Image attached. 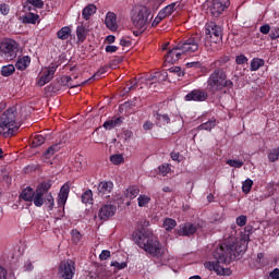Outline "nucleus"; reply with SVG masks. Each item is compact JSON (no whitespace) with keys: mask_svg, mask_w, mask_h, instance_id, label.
<instances>
[{"mask_svg":"<svg viewBox=\"0 0 279 279\" xmlns=\"http://www.w3.org/2000/svg\"><path fill=\"white\" fill-rule=\"evenodd\" d=\"M247 251V241L240 240L239 242H222L214 251L213 262L204 264L205 269L215 271L217 276H226V268L221 265H230L232 260H236L238 256L245 254Z\"/></svg>","mask_w":279,"mask_h":279,"instance_id":"nucleus-1","label":"nucleus"},{"mask_svg":"<svg viewBox=\"0 0 279 279\" xmlns=\"http://www.w3.org/2000/svg\"><path fill=\"white\" fill-rule=\"evenodd\" d=\"M133 241L141 250H144L146 254L153 256V258H162V256H165V246H162L158 238L145 227H140L133 232Z\"/></svg>","mask_w":279,"mask_h":279,"instance_id":"nucleus-2","label":"nucleus"},{"mask_svg":"<svg viewBox=\"0 0 279 279\" xmlns=\"http://www.w3.org/2000/svg\"><path fill=\"white\" fill-rule=\"evenodd\" d=\"M222 64L223 60L221 59L210 64V66H214V70L207 78L206 87L207 93H210V95L221 93L223 88H228V90L234 88V83L228 78V70L223 68Z\"/></svg>","mask_w":279,"mask_h":279,"instance_id":"nucleus-3","label":"nucleus"},{"mask_svg":"<svg viewBox=\"0 0 279 279\" xmlns=\"http://www.w3.org/2000/svg\"><path fill=\"white\" fill-rule=\"evenodd\" d=\"M21 128L16 107L7 109L0 117V134L7 138L14 136Z\"/></svg>","mask_w":279,"mask_h":279,"instance_id":"nucleus-4","label":"nucleus"},{"mask_svg":"<svg viewBox=\"0 0 279 279\" xmlns=\"http://www.w3.org/2000/svg\"><path fill=\"white\" fill-rule=\"evenodd\" d=\"M205 38L210 43H221L223 40V27L215 22H208L205 25Z\"/></svg>","mask_w":279,"mask_h":279,"instance_id":"nucleus-5","label":"nucleus"},{"mask_svg":"<svg viewBox=\"0 0 279 279\" xmlns=\"http://www.w3.org/2000/svg\"><path fill=\"white\" fill-rule=\"evenodd\" d=\"M202 43V35L194 34L179 43V49L182 53H195L199 49Z\"/></svg>","mask_w":279,"mask_h":279,"instance_id":"nucleus-6","label":"nucleus"},{"mask_svg":"<svg viewBox=\"0 0 279 279\" xmlns=\"http://www.w3.org/2000/svg\"><path fill=\"white\" fill-rule=\"evenodd\" d=\"M0 51L5 60L12 61L19 53V43L14 39H5L0 44Z\"/></svg>","mask_w":279,"mask_h":279,"instance_id":"nucleus-7","label":"nucleus"},{"mask_svg":"<svg viewBox=\"0 0 279 279\" xmlns=\"http://www.w3.org/2000/svg\"><path fill=\"white\" fill-rule=\"evenodd\" d=\"M149 16H151V10L143 7L132 16V23L136 29H147V23H149Z\"/></svg>","mask_w":279,"mask_h":279,"instance_id":"nucleus-8","label":"nucleus"},{"mask_svg":"<svg viewBox=\"0 0 279 279\" xmlns=\"http://www.w3.org/2000/svg\"><path fill=\"white\" fill-rule=\"evenodd\" d=\"M204 228H206V221L204 220H198L194 223L185 222L180 225L178 233L180 236H193L197 230L202 232Z\"/></svg>","mask_w":279,"mask_h":279,"instance_id":"nucleus-9","label":"nucleus"},{"mask_svg":"<svg viewBox=\"0 0 279 279\" xmlns=\"http://www.w3.org/2000/svg\"><path fill=\"white\" fill-rule=\"evenodd\" d=\"M230 8V0H209L208 12L214 19H219Z\"/></svg>","mask_w":279,"mask_h":279,"instance_id":"nucleus-10","label":"nucleus"},{"mask_svg":"<svg viewBox=\"0 0 279 279\" xmlns=\"http://www.w3.org/2000/svg\"><path fill=\"white\" fill-rule=\"evenodd\" d=\"M51 189V181H44L39 183L35 190V195L33 196L34 205L40 208L45 204V195L49 193Z\"/></svg>","mask_w":279,"mask_h":279,"instance_id":"nucleus-11","label":"nucleus"},{"mask_svg":"<svg viewBox=\"0 0 279 279\" xmlns=\"http://www.w3.org/2000/svg\"><path fill=\"white\" fill-rule=\"evenodd\" d=\"M59 276L63 279H73L75 276V262L68 259L59 266Z\"/></svg>","mask_w":279,"mask_h":279,"instance_id":"nucleus-12","label":"nucleus"},{"mask_svg":"<svg viewBox=\"0 0 279 279\" xmlns=\"http://www.w3.org/2000/svg\"><path fill=\"white\" fill-rule=\"evenodd\" d=\"M70 80H71V76L64 75L60 80L52 82L50 84L51 93H60V90H62V88H64V86H66L68 88H77V86H80V84L69 83Z\"/></svg>","mask_w":279,"mask_h":279,"instance_id":"nucleus-13","label":"nucleus"},{"mask_svg":"<svg viewBox=\"0 0 279 279\" xmlns=\"http://www.w3.org/2000/svg\"><path fill=\"white\" fill-rule=\"evenodd\" d=\"M117 214V206L111 203H107L102 205L99 209L98 217L101 221H108L110 217H114Z\"/></svg>","mask_w":279,"mask_h":279,"instance_id":"nucleus-14","label":"nucleus"},{"mask_svg":"<svg viewBox=\"0 0 279 279\" xmlns=\"http://www.w3.org/2000/svg\"><path fill=\"white\" fill-rule=\"evenodd\" d=\"M208 99V92L204 89H193L190 93H187L184 97L185 101H206Z\"/></svg>","mask_w":279,"mask_h":279,"instance_id":"nucleus-15","label":"nucleus"},{"mask_svg":"<svg viewBox=\"0 0 279 279\" xmlns=\"http://www.w3.org/2000/svg\"><path fill=\"white\" fill-rule=\"evenodd\" d=\"M56 71H58V64L51 63L47 71L38 80V86H45V84H49L51 80H53V75H56Z\"/></svg>","mask_w":279,"mask_h":279,"instance_id":"nucleus-16","label":"nucleus"},{"mask_svg":"<svg viewBox=\"0 0 279 279\" xmlns=\"http://www.w3.org/2000/svg\"><path fill=\"white\" fill-rule=\"evenodd\" d=\"M182 50H180L179 44L172 48L171 50H169V52L165 56V60L166 62H168V64H174V62H178V60H180V58H182Z\"/></svg>","mask_w":279,"mask_h":279,"instance_id":"nucleus-17","label":"nucleus"},{"mask_svg":"<svg viewBox=\"0 0 279 279\" xmlns=\"http://www.w3.org/2000/svg\"><path fill=\"white\" fill-rule=\"evenodd\" d=\"M105 25L110 32H117L119 24H117V15L114 12H108L105 17Z\"/></svg>","mask_w":279,"mask_h":279,"instance_id":"nucleus-18","label":"nucleus"},{"mask_svg":"<svg viewBox=\"0 0 279 279\" xmlns=\"http://www.w3.org/2000/svg\"><path fill=\"white\" fill-rule=\"evenodd\" d=\"M114 187V184L110 181H102L98 184V193L102 197H110V193H112V189Z\"/></svg>","mask_w":279,"mask_h":279,"instance_id":"nucleus-19","label":"nucleus"},{"mask_svg":"<svg viewBox=\"0 0 279 279\" xmlns=\"http://www.w3.org/2000/svg\"><path fill=\"white\" fill-rule=\"evenodd\" d=\"M154 119L158 128H165V125H169V123H171V118L167 113L155 112Z\"/></svg>","mask_w":279,"mask_h":279,"instance_id":"nucleus-20","label":"nucleus"},{"mask_svg":"<svg viewBox=\"0 0 279 279\" xmlns=\"http://www.w3.org/2000/svg\"><path fill=\"white\" fill-rule=\"evenodd\" d=\"M62 149V143H56L52 144L50 147H48L45 153L43 154V158H46V160H49L53 158V155L58 154Z\"/></svg>","mask_w":279,"mask_h":279,"instance_id":"nucleus-21","label":"nucleus"},{"mask_svg":"<svg viewBox=\"0 0 279 279\" xmlns=\"http://www.w3.org/2000/svg\"><path fill=\"white\" fill-rule=\"evenodd\" d=\"M123 124V117H114L110 120L105 121V123L102 124V128H105V130H114V128H120V125Z\"/></svg>","mask_w":279,"mask_h":279,"instance_id":"nucleus-22","label":"nucleus"},{"mask_svg":"<svg viewBox=\"0 0 279 279\" xmlns=\"http://www.w3.org/2000/svg\"><path fill=\"white\" fill-rule=\"evenodd\" d=\"M178 9H180V2H172L167 7H165L163 9H161L159 13H160V16H162L163 19H167V16H171V14H173L174 11Z\"/></svg>","mask_w":279,"mask_h":279,"instance_id":"nucleus-23","label":"nucleus"},{"mask_svg":"<svg viewBox=\"0 0 279 279\" xmlns=\"http://www.w3.org/2000/svg\"><path fill=\"white\" fill-rule=\"evenodd\" d=\"M29 64H32V57L24 56L17 59L15 63V69H17V71H25L29 66Z\"/></svg>","mask_w":279,"mask_h":279,"instance_id":"nucleus-24","label":"nucleus"},{"mask_svg":"<svg viewBox=\"0 0 279 279\" xmlns=\"http://www.w3.org/2000/svg\"><path fill=\"white\" fill-rule=\"evenodd\" d=\"M270 263L271 260H269V257L265 256V253H258L255 267L257 269H263V267H268Z\"/></svg>","mask_w":279,"mask_h":279,"instance_id":"nucleus-25","label":"nucleus"},{"mask_svg":"<svg viewBox=\"0 0 279 279\" xmlns=\"http://www.w3.org/2000/svg\"><path fill=\"white\" fill-rule=\"evenodd\" d=\"M34 189L27 186L20 194V199H23L24 202H34Z\"/></svg>","mask_w":279,"mask_h":279,"instance_id":"nucleus-26","label":"nucleus"},{"mask_svg":"<svg viewBox=\"0 0 279 279\" xmlns=\"http://www.w3.org/2000/svg\"><path fill=\"white\" fill-rule=\"evenodd\" d=\"M97 12V7L95 4H88L82 11V16L85 21H89L90 16Z\"/></svg>","mask_w":279,"mask_h":279,"instance_id":"nucleus-27","label":"nucleus"},{"mask_svg":"<svg viewBox=\"0 0 279 279\" xmlns=\"http://www.w3.org/2000/svg\"><path fill=\"white\" fill-rule=\"evenodd\" d=\"M45 7V2L43 0H26V8L29 12L34 10V8H37L38 10H43Z\"/></svg>","mask_w":279,"mask_h":279,"instance_id":"nucleus-28","label":"nucleus"},{"mask_svg":"<svg viewBox=\"0 0 279 279\" xmlns=\"http://www.w3.org/2000/svg\"><path fill=\"white\" fill-rule=\"evenodd\" d=\"M57 38H59V40H69V38H71V27H69V26H63V27L57 33Z\"/></svg>","mask_w":279,"mask_h":279,"instance_id":"nucleus-29","label":"nucleus"},{"mask_svg":"<svg viewBox=\"0 0 279 279\" xmlns=\"http://www.w3.org/2000/svg\"><path fill=\"white\" fill-rule=\"evenodd\" d=\"M265 66V59L262 58H253L251 60L250 71H258V69Z\"/></svg>","mask_w":279,"mask_h":279,"instance_id":"nucleus-30","label":"nucleus"},{"mask_svg":"<svg viewBox=\"0 0 279 279\" xmlns=\"http://www.w3.org/2000/svg\"><path fill=\"white\" fill-rule=\"evenodd\" d=\"M14 71H16V66L14 64H8L1 68V75L3 77H10V75H14Z\"/></svg>","mask_w":279,"mask_h":279,"instance_id":"nucleus-31","label":"nucleus"},{"mask_svg":"<svg viewBox=\"0 0 279 279\" xmlns=\"http://www.w3.org/2000/svg\"><path fill=\"white\" fill-rule=\"evenodd\" d=\"M216 125H217V120L213 118L209 121L198 125V130H206L207 132H210V130L215 129Z\"/></svg>","mask_w":279,"mask_h":279,"instance_id":"nucleus-32","label":"nucleus"},{"mask_svg":"<svg viewBox=\"0 0 279 279\" xmlns=\"http://www.w3.org/2000/svg\"><path fill=\"white\" fill-rule=\"evenodd\" d=\"M175 226H178V222L173 218H166L163 220V228L167 232H171L175 229Z\"/></svg>","mask_w":279,"mask_h":279,"instance_id":"nucleus-33","label":"nucleus"},{"mask_svg":"<svg viewBox=\"0 0 279 279\" xmlns=\"http://www.w3.org/2000/svg\"><path fill=\"white\" fill-rule=\"evenodd\" d=\"M40 19L38 14L28 13L27 15L23 16V23L36 25V22Z\"/></svg>","mask_w":279,"mask_h":279,"instance_id":"nucleus-34","label":"nucleus"},{"mask_svg":"<svg viewBox=\"0 0 279 279\" xmlns=\"http://www.w3.org/2000/svg\"><path fill=\"white\" fill-rule=\"evenodd\" d=\"M138 193H141L138 186L133 185L126 189V197L129 199H135V197H138Z\"/></svg>","mask_w":279,"mask_h":279,"instance_id":"nucleus-35","label":"nucleus"},{"mask_svg":"<svg viewBox=\"0 0 279 279\" xmlns=\"http://www.w3.org/2000/svg\"><path fill=\"white\" fill-rule=\"evenodd\" d=\"M81 202L83 204H93V191L92 190H86L82 196H81Z\"/></svg>","mask_w":279,"mask_h":279,"instance_id":"nucleus-36","label":"nucleus"},{"mask_svg":"<svg viewBox=\"0 0 279 279\" xmlns=\"http://www.w3.org/2000/svg\"><path fill=\"white\" fill-rule=\"evenodd\" d=\"M76 36L78 43H84L86 40V26L81 25L76 28Z\"/></svg>","mask_w":279,"mask_h":279,"instance_id":"nucleus-37","label":"nucleus"},{"mask_svg":"<svg viewBox=\"0 0 279 279\" xmlns=\"http://www.w3.org/2000/svg\"><path fill=\"white\" fill-rule=\"evenodd\" d=\"M108 69H110L109 65L101 66V68L89 78V82H90L92 80H100V78H101V75L108 73Z\"/></svg>","mask_w":279,"mask_h":279,"instance_id":"nucleus-38","label":"nucleus"},{"mask_svg":"<svg viewBox=\"0 0 279 279\" xmlns=\"http://www.w3.org/2000/svg\"><path fill=\"white\" fill-rule=\"evenodd\" d=\"M151 202V197L148 195H140L137 198V205L140 208H144V206H147Z\"/></svg>","mask_w":279,"mask_h":279,"instance_id":"nucleus-39","label":"nucleus"},{"mask_svg":"<svg viewBox=\"0 0 279 279\" xmlns=\"http://www.w3.org/2000/svg\"><path fill=\"white\" fill-rule=\"evenodd\" d=\"M252 186H254V181H252L251 179H246L242 183V191L245 193V195H247L252 191Z\"/></svg>","mask_w":279,"mask_h":279,"instance_id":"nucleus-40","label":"nucleus"},{"mask_svg":"<svg viewBox=\"0 0 279 279\" xmlns=\"http://www.w3.org/2000/svg\"><path fill=\"white\" fill-rule=\"evenodd\" d=\"M160 77H162V82H167V72L160 73V72H156L154 75L149 76V82H154V80H156L158 82V80H160Z\"/></svg>","mask_w":279,"mask_h":279,"instance_id":"nucleus-41","label":"nucleus"},{"mask_svg":"<svg viewBox=\"0 0 279 279\" xmlns=\"http://www.w3.org/2000/svg\"><path fill=\"white\" fill-rule=\"evenodd\" d=\"M44 202L45 204H48L49 210H53V206H56V202L53 201V195H51V193L49 194L46 193V197Z\"/></svg>","mask_w":279,"mask_h":279,"instance_id":"nucleus-42","label":"nucleus"},{"mask_svg":"<svg viewBox=\"0 0 279 279\" xmlns=\"http://www.w3.org/2000/svg\"><path fill=\"white\" fill-rule=\"evenodd\" d=\"M227 165H229V167H233L234 169H241L244 163L239 159H228Z\"/></svg>","mask_w":279,"mask_h":279,"instance_id":"nucleus-43","label":"nucleus"},{"mask_svg":"<svg viewBox=\"0 0 279 279\" xmlns=\"http://www.w3.org/2000/svg\"><path fill=\"white\" fill-rule=\"evenodd\" d=\"M45 141L46 140L43 135H35L33 137V146L34 147H40V145H44Z\"/></svg>","mask_w":279,"mask_h":279,"instance_id":"nucleus-44","label":"nucleus"},{"mask_svg":"<svg viewBox=\"0 0 279 279\" xmlns=\"http://www.w3.org/2000/svg\"><path fill=\"white\" fill-rule=\"evenodd\" d=\"M268 36H269L270 40H278L279 27L278 26L271 27Z\"/></svg>","mask_w":279,"mask_h":279,"instance_id":"nucleus-45","label":"nucleus"},{"mask_svg":"<svg viewBox=\"0 0 279 279\" xmlns=\"http://www.w3.org/2000/svg\"><path fill=\"white\" fill-rule=\"evenodd\" d=\"M138 86V83H136V80L130 81V83L126 84L124 87V93H130L132 90H135V88Z\"/></svg>","mask_w":279,"mask_h":279,"instance_id":"nucleus-46","label":"nucleus"},{"mask_svg":"<svg viewBox=\"0 0 279 279\" xmlns=\"http://www.w3.org/2000/svg\"><path fill=\"white\" fill-rule=\"evenodd\" d=\"M110 161L112 165H121L124 161L123 155H112Z\"/></svg>","mask_w":279,"mask_h":279,"instance_id":"nucleus-47","label":"nucleus"},{"mask_svg":"<svg viewBox=\"0 0 279 279\" xmlns=\"http://www.w3.org/2000/svg\"><path fill=\"white\" fill-rule=\"evenodd\" d=\"M236 226H239L240 228H243V226H245L247 223V216L245 215H241L236 218L235 220Z\"/></svg>","mask_w":279,"mask_h":279,"instance_id":"nucleus-48","label":"nucleus"},{"mask_svg":"<svg viewBox=\"0 0 279 279\" xmlns=\"http://www.w3.org/2000/svg\"><path fill=\"white\" fill-rule=\"evenodd\" d=\"M70 191H71V187L69 186V184H63L60 189L59 195L63 197H69Z\"/></svg>","mask_w":279,"mask_h":279,"instance_id":"nucleus-49","label":"nucleus"},{"mask_svg":"<svg viewBox=\"0 0 279 279\" xmlns=\"http://www.w3.org/2000/svg\"><path fill=\"white\" fill-rule=\"evenodd\" d=\"M158 171L161 173V175H167V173L171 171V168L169 167V163H165L158 167Z\"/></svg>","mask_w":279,"mask_h":279,"instance_id":"nucleus-50","label":"nucleus"},{"mask_svg":"<svg viewBox=\"0 0 279 279\" xmlns=\"http://www.w3.org/2000/svg\"><path fill=\"white\" fill-rule=\"evenodd\" d=\"M0 12H1V14H3V16H8L10 14V4L1 3L0 4Z\"/></svg>","mask_w":279,"mask_h":279,"instance_id":"nucleus-51","label":"nucleus"},{"mask_svg":"<svg viewBox=\"0 0 279 279\" xmlns=\"http://www.w3.org/2000/svg\"><path fill=\"white\" fill-rule=\"evenodd\" d=\"M170 73H175L178 75V77H183L184 72L182 71V69L180 66H172L169 69Z\"/></svg>","mask_w":279,"mask_h":279,"instance_id":"nucleus-52","label":"nucleus"},{"mask_svg":"<svg viewBox=\"0 0 279 279\" xmlns=\"http://www.w3.org/2000/svg\"><path fill=\"white\" fill-rule=\"evenodd\" d=\"M247 57H245V54H240L235 57V64H246L247 62Z\"/></svg>","mask_w":279,"mask_h":279,"instance_id":"nucleus-53","label":"nucleus"},{"mask_svg":"<svg viewBox=\"0 0 279 279\" xmlns=\"http://www.w3.org/2000/svg\"><path fill=\"white\" fill-rule=\"evenodd\" d=\"M111 267H116L117 269H125L128 267V263L126 262H111Z\"/></svg>","mask_w":279,"mask_h":279,"instance_id":"nucleus-54","label":"nucleus"},{"mask_svg":"<svg viewBox=\"0 0 279 279\" xmlns=\"http://www.w3.org/2000/svg\"><path fill=\"white\" fill-rule=\"evenodd\" d=\"M260 34L267 35L271 33V26L269 24H264L259 27Z\"/></svg>","mask_w":279,"mask_h":279,"instance_id":"nucleus-55","label":"nucleus"},{"mask_svg":"<svg viewBox=\"0 0 279 279\" xmlns=\"http://www.w3.org/2000/svg\"><path fill=\"white\" fill-rule=\"evenodd\" d=\"M122 60L121 58L113 59L109 62L108 66L109 69H117L118 64H121Z\"/></svg>","mask_w":279,"mask_h":279,"instance_id":"nucleus-56","label":"nucleus"},{"mask_svg":"<svg viewBox=\"0 0 279 279\" xmlns=\"http://www.w3.org/2000/svg\"><path fill=\"white\" fill-rule=\"evenodd\" d=\"M165 20V17L162 15H160V12L157 14V16L155 17V20L151 23V27H157L158 24Z\"/></svg>","mask_w":279,"mask_h":279,"instance_id":"nucleus-57","label":"nucleus"},{"mask_svg":"<svg viewBox=\"0 0 279 279\" xmlns=\"http://www.w3.org/2000/svg\"><path fill=\"white\" fill-rule=\"evenodd\" d=\"M72 241L73 243H80V239H82V234L80 231H72Z\"/></svg>","mask_w":279,"mask_h":279,"instance_id":"nucleus-58","label":"nucleus"},{"mask_svg":"<svg viewBox=\"0 0 279 279\" xmlns=\"http://www.w3.org/2000/svg\"><path fill=\"white\" fill-rule=\"evenodd\" d=\"M100 260H108L110 258V251L105 250L99 255Z\"/></svg>","mask_w":279,"mask_h":279,"instance_id":"nucleus-59","label":"nucleus"},{"mask_svg":"<svg viewBox=\"0 0 279 279\" xmlns=\"http://www.w3.org/2000/svg\"><path fill=\"white\" fill-rule=\"evenodd\" d=\"M107 53H117V51H119V47L117 46H106L105 48Z\"/></svg>","mask_w":279,"mask_h":279,"instance_id":"nucleus-60","label":"nucleus"},{"mask_svg":"<svg viewBox=\"0 0 279 279\" xmlns=\"http://www.w3.org/2000/svg\"><path fill=\"white\" fill-rule=\"evenodd\" d=\"M66 199H69V196H58V206H65L66 205Z\"/></svg>","mask_w":279,"mask_h":279,"instance_id":"nucleus-61","label":"nucleus"},{"mask_svg":"<svg viewBox=\"0 0 279 279\" xmlns=\"http://www.w3.org/2000/svg\"><path fill=\"white\" fill-rule=\"evenodd\" d=\"M269 278L279 279V268H275L272 271H270L269 272Z\"/></svg>","mask_w":279,"mask_h":279,"instance_id":"nucleus-62","label":"nucleus"},{"mask_svg":"<svg viewBox=\"0 0 279 279\" xmlns=\"http://www.w3.org/2000/svg\"><path fill=\"white\" fill-rule=\"evenodd\" d=\"M123 136H124V141H130V138H132V136H134V133L130 130H125L123 132Z\"/></svg>","mask_w":279,"mask_h":279,"instance_id":"nucleus-63","label":"nucleus"},{"mask_svg":"<svg viewBox=\"0 0 279 279\" xmlns=\"http://www.w3.org/2000/svg\"><path fill=\"white\" fill-rule=\"evenodd\" d=\"M7 278H8V270L3 266H0V279H7Z\"/></svg>","mask_w":279,"mask_h":279,"instance_id":"nucleus-64","label":"nucleus"}]
</instances>
